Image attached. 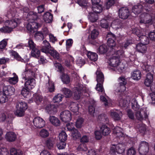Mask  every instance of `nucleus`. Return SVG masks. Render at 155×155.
<instances>
[{"instance_id": "nucleus-1", "label": "nucleus", "mask_w": 155, "mask_h": 155, "mask_svg": "<svg viewBox=\"0 0 155 155\" xmlns=\"http://www.w3.org/2000/svg\"><path fill=\"white\" fill-rule=\"evenodd\" d=\"M108 67L109 69H113V68H116L120 71L124 69L125 66L122 64H121L120 60L117 58L115 55H113L109 59L108 61Z\"/></svg>"}, {"instance_id": "nucleus-2", "label": "nucleus", "mask_w": 155, "mask_h": 155, "mask_svg": "<svg viewBox=\"0 0 155 155\" xmlns=\"http://www.w3.org/2000/svg\"><path fill=\"white\" fill-rule=\"evenodd\" d=\"M96 74L97 75V83L96 85V89L99 92H103L104 89L103 84L104 81V77L102 73L99 69H97Z\"/></svg>"}, {"instance_id": "nucleus-3", "label": "nucleus", "mask_w": 155, "mask_h": 155, "mask_svg": "<svg viewBox=\"0 0 155 155\" xmlns=\"http://www.w3.org/2000/svg\"><path fill=\"white\" fill-rule=\"evenodd\" d=\"M140 22L145 24H152L155 18L153 14L150 15L145 13L141 14L140 16Z\"/></svg>"}, {"instance_id": "nucleus-4", "label": "nucleus", "mask_w": 155, "mask_h": 155, "mask_svg": "<svg viewBox=\"0 0 155 155\" xmlns=\"http://www.w3.org/2000/svg\"><path fill=\"white\" fill-rule=\"evenodd\" d=\"M125 150V145L122 143H118L117 145H113L111 147L110 152L112 154H114L116 152L121 154Z\"/></svg>"}, {"instance_id": "nucleus-5", "label": "nucleus", "mask_w": 155, "mask_h": 155, "mask_svg": "<svg viewBox=\"0 0 155 155\" xmlns=\"http://www.w3.org/2000/svg\"><path fill=\"white\" fill-rule=\"evenodd\" d=\"M149 151L148 143L145 141L141 142L139 148V151L140 154L142 155H145L148 153Z\"/></svg>"}, {"instance_id": "nucleus-6", "label": "nucleus", "mask_w": 155, "mask_h": 155, "mask_svg": "<svg viewBox=\"0 0 155 155\" xmlns=\"http://www.w3.org/2000/svg\"><path fill=\"white\" fill-rule=\"evenodd\" d=\"M133 33H135L139 37V39L144 44H148L149 42V39L148 37L143 34L140 32V30L137 29L133 30Z\"/></svg>"}, {"instance_id": "nucleus-7", "label": "nucleus", "mask_w": 155, "mask_h": 155, "mask_svg": "<svg viewBox=\"0 0 155 155\" xmlns=\"http://www.w3.org/2000/svg\"><path fill=\"white\" fill-rule=\"evenodd\" d=\"M107 37L108 38L107 45L111 49H116V44L114 40L115 38V35L111 33H109L107 35Z\"/></svg>"}, {"instance_id": "nucleus-8", "label": "nucleus", "mask_w": 155, "mask_h": 155, "mask_svg": "<svg viewBox=\"0 0 155 155\" xmlns=\"http://www.w3.org/2000/svg\"><path fill=\"white\" fill-rule=\"evenodd\" d=\"M130 14V12L127 7L121 8L119 10V15L120 18L122 19H126Z\"/></svg>"}, {"instance_id": "nucleus-9", "label": "nucleus", "mask_w": 155, "mask_h": 155, "mask_svg": "<svg viewBox=\"0 0 155 155\" xmlns=\"http://www.w3.org/2000/svg\"><path fill=\"white\" fill-rule=\"evenodd\" d=\"M40 27V25L35 21H29L26 26L28 31L31 33H34L37 30V29Z\"/></svg>"}, {"instance_id": "nucleus-10", "label": "nucleus", "mask_w": 155, "mask_h": 155, "mask_svg": "<svg viewBox=\"0 0 155 155\" xmlns=\"http://www.w3.org/2000/svg\"><path fill=\"white\" fill-rule=\"evenodd\" d=\"M23 78L25 81V87L28 89H31L35 86V80L33 78Z\"/></svg>"}, {"instance_id": "nucleus-11", "label": "nucleus", "mask_w": 155, "mask_h": 155, "mask_svg": "<svg viewBox=\"0 0 155 155\" xmlns=\"http://www.w3.org/2000/svg\"><path fill=\"white\" fill-rule=\"evenodd\" d=\"M60 117L61 120L65 122L69 121L71 118V113L67 110L61 112L60 114Z\"/></svg>"}, {"instance_id": "nucleus-12", "label": "nucleus", "mask_w": 155, "mask_h": 155, "mask_svg": "<svg viewBox=\"0 0 155 155\" xmlns=\"http://www.w3.org/2000/svg\"><path fill=\"white\" fill-rule=\"evenodd\" d=\"M33 123L34 126L37 128H40L44 127L45 124L44 120L40 117H36L33 119Z\"/></svg>"}, {"instance_id": "nucleus-13", "label": "nucleus", "mask_w": 155, "mask_h": 155, "mask_svg": "<svg viewBox=\"0 0 155 155\" xmlns=\"http://www.w3.org/2000/svg\"><path fill=\"white\" fill-rule=\"evenodd\" d=\"M21 20L18 18H15L11 20H7L5 22V25H8L12 30L21 23Z\"/></svg>"}, {"instance_id": "nucleus-14", "label": "nucleus", "mask_w": 155, "mask_h": 155, "mask_svg": "<svg viewBox=\"0 0 155 155\" xmlns=\"http://www.w3.org/2000/svg\"><path fill=\"white\" fill-rule=\"evenodd\" d=\"M75 90L74 92V98L76 100L79 99L82 95L83 85L79 84L75 87Z\"/></svg>"}, {"instance_id": "nucleus-15", "label": "nucleus", "mask_w": 155, "mask_h": 155, "mask_svg": "<svg viewBox=\"0 0 155 155\" xmlns=\"http://www.w3.org/2000/svg\"><path fill=\"white\" fill-rule=\"evenodd\" d=\"M29 65L27 64L26 65L25 70L23 72L25 76L23 78H32L35 77V73L33 72L30 68H28Z\"/></svg>"}, {"instance_id": "nucleus-16", "label": "nucleus", "mask_w": 155, "mask_h": 155, "mask_svg": "<svg viewBox=\"0 0 155 155\" xmlns=\"http://www.w3.org/2000/svg\"><path fill=\"white\" fill-rule=\"evenodd\" d=\"M3 91L7 95L11 96L14 94L15 89L11 86H5L3 87Z\"/></svg>"}, {"instance_id": "nucleus-17", "label": "nucleus", "mask_w": 155, "mask_h": 155, "mask_svg": "<svg viewBox=\"0 0 155 155\" xmlns=\"http://www.w3.org/2000/svg\"><path fill=\"white\" fill-rule=\"evenodd\" d=\"M111 17L109 16L105 18L104 19L101 20L100 22V25L103 28H107L109 26V24L111 21Z\"/></svg>"}, {"instance_id": "nucleus-18", "label": "nucleus", "mask_w": 155, "mask_h": 155, "mask_svg": "<svg viewBox=\"0 0 155 155\" xmlns=\"http://www.w3.org/2000/svg\"><path fill=\"white\" fill-rule=\"evenodd\" d=\"M136 117L138 120H141L144 118L147 119L148 117V115L145 111L140 110L136 113Z\"/></svg>"}, {"instance_id": "nucleus-19", "label": "nucleus", "mask_w": 155, "mask_h": 155, "mask_svg": "<svg viewBox=\"0 0 155 155\" xmlns=\"http://www.w3.org/2000/svg\"><path fill=\"white\" fill-rule=\"evenodd\" d=\"M45 30L43 33L40 31H37L35 33V37L37 40L38 41L42 40L44 38L43 34L47 35L48 34V31L47 29L45 28Z\"/></svg>"}, {"instance_id": "nucleus-20", "label": "nucleus", "mask_w": 155, "mask_h": 155, "mask_svg": "<svg viewBox=\"0 0 155 155\" xmlns=\"http://www.w3.org/2000/svg\"><path fill=\"white\" fill-rule=\"evenodd\" d=\"M153 81V75L150 73H148L145 80L144 84L147 87H150Z\"/></svg>"}, {"instance_id": "nucleus-21", "label": "nucleus", "mask_w": 155, "mask_h": 155, "mask_svg": "<svg viewBox=\"0 0 155 155\" xmlns=\"http://www.w3.org/2000/svg\"><path fill=\"white\" fill-rule=\"evenodd\" d=\"M49 120L50 123L55 126H59L60 125V122L59 119L54 116H50Z\"/></svg>"}, {"instance_id": "nucleus-22", "label": "nucleus", "mask_w": 155, "mask_h": 155, "mask_svg": "<svg viewBox=\"0 0 155 155\" xmlns=\"http://www.w3.org/2000/svg\"><path fill=\"white\" fill-rule=\"evenodd\" d=\"M147 44L140 43L136 46L137 51L143 54L146 52L147 50V47L146 45Z\"/></svg>"}, {"instance_id": "nucleus-23", "label": "nucleus", "mask_w": 155, "mask_h": 155, "mask_svg": "<svg viewBox=\"0 0 155 155\" xmlns=\"http://www.w3.org/2000/svg\"><path fill=\"white\" fill-rule=\"evenodd\" d=\"M51 48L49 42L46 40L44 41L42 43V48L41 49V51L43 52L47 53Z\"/></svg>"}, {"instance_id": "nucleus-24", "label": "nucleus", "mask_w": 155, "mask_h": 155, "mask_svg": "<svg viewBox=\"0 0 155 155\" xmlns=\"http://www.w3.org/2000/svg\"><path fill=\"white\" fill-rule=\"evenodd\" d=\"M16 138V134L13 132L10 131L7 132L5 135V138L9 141H13L15 140Z\"/></svg>"}, {"instance_id": "nucleus-25", "label": "nucleus", "mask_w": 155, "mask_h": 155, "mask_svg": "<svg viewBox=\"0 0 155 155\" xmlns=\"http://www.w3.org/2000/svg\"><path fill=\"white\" fill-rule=\"evenodd\" d=\"M121 113L119 111H110V116L114 120H119L121 118Z\"/></svg>"}, {"instance_id": "nucleus-26", "label": "nucleus", "mask_w": 155, "mask_h": 155, "mask_svg": "<svg viewBox=\"0 0 155 155\" xmlns=\"http://www.w3.org/2000/svg\"><path fill=\"white\" fill-rule=\"evenodd\" d=\"M100 129L102 134L104 136L108 135L110 132V129L106 125H102Z\"/></svg>"}, {"instance_id": "nucleus-27", "label": "nucleus", "mask_w": 155, "mask_h": 155, "mask_svg": "<svg viewBox=\"0 0 155 155\" xmlns=\"http://www.w3.org/2000/svg\"><path fill=\"white\" fill-rule=\"evenodd\" d=\"M53 15L50 13L47 12L43 15V19L47 23L51 22L53 20Z\"/></svg>"}, {"instance_id": "nucleus-28", "label": "nucleus", "mask_w": 155, "mask_h": 155, "mask_svg": "<svg viewBox=\"0 0 155 155\" xmlns=\"http://www.w3.org/2000/svg\"><path fill=\"white\" fill-rule=\"evenodd\" d=\"M45 110L49 114H54L56 111V108L54 105L49 104L46 107Z\"/></svg>"}, {"instance_id": "nucleus-29", "label": "nucleus", "mask_w": 155, "mask_h": 155, "mask_svg": "<svg viewBox=\"0 0 155 155\" xmlns=\"http://www.w3.org/2000/svg\"><path fill=\"white\" fill-rule=\"evenodd\" d=\"M48 52L46 54H49L54 58L58 59L59 58V53L54 48H51L48 51Z\"/></svg>"}, {"instance_id": "nucleus-30", "label": "nucleus", "mask_w": 155, "mask_h": 155, "mask_svg": "<svg viewBox=\"0 0 155 155\" xmlns=\"http://www.w3.org/2000/svg\"><path fill=\"white\" fill-rule=\"evenodd\" d=\"M141 73L139 70L134 71L131 73L132 78L134 80H138L141 78Z\"/></svg>"}, {"instance_id": "nucleus-31", "label": "nucleus", "mask_w": 155, "mask_h": 155, "mask_svg": "<svg viewBox=\"0 0 155 155\" xmlns=\"http://www.w3.org/2000/svg\"><path fill=\"white\" fill-rule=\"evenodd\" d=\"M88 18L90 21L92 22H96L98 19L97 14L94 13H89Z\"/></svg>"}, {"instance_id": "nucleus-32", "label": "nucleus", "mask_w": 155, "mask_h": 155, "mask_svg": "<svg viewBox=\"0 0 155 155\" xmlns=\"http://www.w3.org/2000/svg\"><path fill=\"white\" fill-rule=\"evenodd\" d=\"M27 16L29 21L36 20L38 18L37 13L34 12H29Z\"/></svg>"}, {"instance_id": "nucleus-33", "label": "nucleus", "mask_w": 155, "mask_h": 155, "mask_svg": "<svg viewBox=\"0 0 155 155\" xmlns=\"http://www.w3.org/2000/svg\"><path fill=\"white\" fill-rule=\"evenodd\" d=\"M123 130L120 127H117L114 129V134H120V136L121 140H122L124 139L125 135L122 132Z\"/></svg>"}, {"instance_id": "nucleus-34", "label": "nucleus", "mask_w": 155, "mask_h": 155, "mask_svg": "<svg viewBox=\"0 0 155 155\" xmlns=\"http://www.w3.org/2000/svg\"><path fill=\"white\" fill-rule=\"evenodd\" d=\"M122 23H120L118 19L114 20L111 23V26L112 28L116 29L122 27Z\"/></svg>"}, {"instance_id": "nucleus-35", "label": "nucleus", "mask_w": 155, "mask_h": 155, "mask_svg": "<svg viewBox=\"0 0 155 155\" xmlns=\"http://www.w3.org/2000/svg\"><path fill=\"white\" fill-rule=\"evenodd\" d=\"M87 55L88 58L91 61H95L97 59V55L95 53L89 51L88 52Z\"/></svg>"}, {"instance_id": "nucleus-36", "label": "nucleus", "mask_w": 155, "mask_h": 155, "mask_svg": "<svg viewBox=\"0 0 155 155\" xmlns=\"http://www.w3.org/2000/svg\"><path fill=\"white\" fill-rule=\"evenodd\" d=\"M143 6L140 5H135L132 8V12L135 14L137 15L140 13L142 10Z\"/></svg>"}, {"instance_id": "nucleus-37", "label": "nucleus", "mask_w": 155, "mask_h": 155, "mask_svg": "<svg viewBox=\"0 0 155 155\" xmlns=\"http://www.w3.org/2000/svg\"><path fill=\"white\" fill-rule=\"evenodd\" d=\"M16 108L26 110L27 109L28 106L26 103L20 101L17 102L16 104Z\"/></svg>"}, {"instance_id": "nucleus-38", "label": "nucleus", "mask_w": 155, "mask_h": 155, "mask_svg": "<svg viewBox=\"0 0 155 155\" xmlns=\"http://www.w3.org/2000/svg\"><path fill=\"white\" fill-rule=\"evenodd\" d=\"M29 90L25 87L23 88L21 91V94L24 97L29 98L31 96V93Z\"/></svg>"}, {"instance_id": "nucleus-39", "label": "nucleus", "mask_w": 155, "mask_h": 155, "mask_svg": "<svg viewBox=\"0 0 155 155\" xmlns=\"http://www.w3.org/2000/svg\"><path fill=\"white\" fill-rule=\"evenodd\" d=\"M61 91L66 97H69L72 95V92L69 89L64 88L61 89Z\"/></svg>"}, {"instance_id": "nucleus-40", "label": "nucleus", "mask_w": 155, "mask_h": 155, "mask_svg": "<svg viewBox=\"0 0 155 155\" xmlns=\"http://www.w3.org/2000/svg\"><path fill=\"white\" fill-rule=\"evenodd\" d=\"M10 53L12 56L14 57L15 59L18 61H22L23 60V59L21 58L16 52L12 50L10 51Z\"/></svg>"}, {"instance_id": "nucleus-41", "label": "nucleus", "mask_w": 155, "mask_h": 155, "mask_svg": "<svg viewBox=\"0 0 155 155\" xmlns=\"http://www.w3.org/2000/svg\"><path fill=\"white\" fill-rule=\"evenodd\" d=\"M32 56L38 58L40 55V51L36 47L31 49V52Z\"/></svg>"}, {"instance_id": "nucleus-42", "label": "nucleus", "mask_w": 155, "mask_h": 155, "mask_svg": "<svg viewBox=\"0 0 155 155\" xmlns=\"http://www.w3.org/2000/svg\"><path fill=\"white\" fill-rule=\"evenodd\" d=\"M61 78L62 81L64 84H68L70 81V78L67 74H63Z\"/></svg>"}, {"instance_id": "nucleus-43", "label": "nucleus", "mask_w": 155, "mask_h": 155, "mask_svg": "<svg viewBox=\"0 0 155 155\" xmlns=\"http://www.w3.org/2000/svg\"><path fill=\"white\" fill-rule=\"evenodd\" d=\"M34 99L36 103L39 104L43 100V97L42 96L38 94H35L34 96Z\"/></svg>"}, {"instance_id": "nucleus-44", "label": "nucleus", "mask_w": 155, "mask_h": 155, "mask_svg": "<svg viewBox=\"0 0 155 155\" xmlns=\"http://www.w3.org/2000/svg\"><path fill=\"white\" fill-rule=\"evenodd\" d=\"M101 92L102 93L103 95H101L100 96V98L101 100L102 101L104 104L105 106H107L109 105V101L107 100L104 96L106 94L104 93V91L103 92Z\"/></svg>"}, {"instance_id": "nucleus-45", "label": "nucleus", "mask_w": 155, "mask_h": 155, "mask_svg": "<svg viewBox=\"0 0 155 155\" xmlns=\"http://www.w3.org/2000/svg\"><path fill=\"white\" fill-rule=\"evenodd\" d=\"M142 68L143 70L146 71H152L153 68V66L148 64L147 63H143Z\"/></svg>"}, {"instance_id": "nucleus-46", "label": "nucleus", "mask_w": 155, "mask_h": 155, "mask_svg": "<svg viewBox=\"0 0 155 155\" xmlns=\"http://www.w3.org/2000/svg\"><path fill=\"white\" fill-rule=\"evenodd\" d=\"M92 9L93 11L96 13H99L101 12L102 10V5L99 4L94 6H92Z\"/></svg>"}, {"instance_id": "nucleus-47", "label": "nucleus", "mask_w": 155, "mask_h": 155, "mask_svg": "<svg viewBox=\"0 0 155 155\" xmlns=\"http://www.w3.org/2000/svg\"><path fill=\"white\" fill-rule=\"evenodd\" d=\"M8 81L11 84H15L18 83V76L13 77H9L8 78Z\"/></svg>"}, {"instance_id": "nucleus-48", "label": "nucleus", "mask_w": 155, "mask_h": 155, "mask_svg": "<svg viewBox=\"0 0 155 155\" xmlns=\"http://www.w3.org/2000/svg\"><path fill=\"white\" fill-rule=\"evenodd\" d=\"M113 55H115L117 58L119 59L123 57L124 56V52L122 49H120L115 51Z\"/></svg>"}, {"instance_id": "nucleus-49", "label": "nucleus", "mask_w": 155, "mask_h": 155, "mask_svg": "<svg viewBox=\"0 0 155 155\" xmlns=\"http://www.w3.org/2000/svg\"><path fill=\"white\" fill-rule=\"evenodd\" d=\"M71 133L72 137L74 140L79 138L80 136V133L75 128L72 130Z\"/></svg>"}, {"instance_id": "nucleus-50", "label": "nucleus", "mask_w": 155, "mask_h": 155, "mask_svg": "<svg viewBox=\"0 0 155 155\" xmlns=\"http://www.w3.org/2000/svg\"><path fill=\"white\" fill-rule=\"evenodd\" d=\"M67 138V135L64 131H62L59 134V138L60 141L64 142Z\"/></svg>"}, {"instance_id": "nucleus-51", "label": "nucleus", "mask_w": 155, "mask_h": 155, "mask_svg": "<svg viewBox=\"0 0 155 155\" xmlns=\"http://www.w3.org/2000/svg\"><path fill=\"white\" fill-rule=\"evenodd\" d=\"M25 110L16 108V110L15 112V114L18 117H22L24 115Z\"/></svg>"}, {"instance_id": "nucleus-52", "label": "nucleus", "mask_w": 155, "mask_h": 155, "mask_svg": "<svg viewBox=\"0 0 155 155\" xmlns=\"http://www.w3.org/2000/svg\"><path fill=\"white\" fill-rule=\"evenodd\" d=\"M46 145L49 149L53 147L54 143V139L53 138L48 139L46 142Z\"/></svg>"}, {"instance_id": "nucleus-53", "label": "nucleus", "mask_w": 155, "mask_h": 155, "mask_svg": "<svg viewBox=\"0 0 155 155\" xmlns=\"http://www.w3.org/2000/svg\"><path fill=\"white\" fill-rule=\"evenodd\" d=\"M77 3L78 4L82 7L83 8H86L87 10L88 11V9H90V7H87V4L85 0H78Z\"/></svg>"}, {"instance_id": "nucleus-54", "label": "nucleus", "mask_w": 155, "mask_h": 155, "mask_svg": "<svg viewBox=\"0 0 155 155\" xmlns=\"http://www.w3.org/2000/svg\"><path fill=\"white\" fill-rule=\"evenodd\" d=\"M6 94L4 92L0 91V103H4L7 100Z\"/></svg>"}, {"instance_id": "nucleus-55", "label": "nucleus", "mask_w": 155, "mask_h": 155, "mask_svg": "<svg viewBox=\"0 0 155 155\" xmlns=\"http://www.w3.org/2000/svg\"><path fill=\"white\" fill-rule=\"evenodd\" d=\"M10 155H22V152L20 150H17L15 148H12L10 150Z\"/></svg>"}, {"instance_id": "nucleus-56", "label": "nucleus", "mask_w": 155, "mask_h": 155, "mask_svg": "<svg viewBox=\"0 0 155 155\" xmlns=\"http://www.w3.org/2000/svg\"><path fill=\"white\" fill-rule=\"evenodd\" d=\"M49 134L48 131L44 129H42L40 132L39 135L42 137L45 138L48 137Z\"/></svg>"}, {"instance_id": "nucleus-57", "label": "nucleus", "mask_w": 155, "mask_h": 155, "mask_svg": "<svg viewBox=\"0 0 155 155\" xmlns=\"http://www.w3.org/2000/svg\"><path fill=\"white\" fill-rule=\"evenodd\" d=\"M99 34V33L98 31L95 29H94L91 33V38L93 39H95L97 37Z\"/></svg>"}, {"instance_id": "nucleus-58", "label": "nucleus", "mask_w": 155, "mask_h": 155, "mask_svg": "<svg viewBox=\"0 0 155 155\" xmlns=\"http://www.w3.org/2000/svg\"><path fill=\"white\" fill-rule=\"evenodd\" d=\"M84 119L81 117L78 118L76 122V126L78 128H80L83 126Z\"/></svg>"}, {"instance_id": "nucleus-59", "label": "nucleus", "mask_w": 155, "mask_h": 155, "mask_svg": "<svg viewBox=\"0 0 155 155\" xmlns=\"http://www.w3.org/2000/svg\"><path fill=\"white\" fill-rule=\"evenodd\" d=\"M47 86L49 92H52L54 91V86L52 82L49 81L48 83L47 84Z\"/></svg>"}, {"instance_id": "nucleus-60", "label": "nucleus", "mask_w": 155, "mask_h": 155, "mask_svg": "<svg viewBox=\"0 0 155 155\" xmlns=\"http://www.w3.org/2000/svg\"><path fill=\"white\" fill-rule=\"evenodd\" d=\"M54 65L55 67L58 69V71L61 73L64 72V69L62 66L61 64L56 62H55L54 63Z\"/></svg>"}, {"instance_id": "nucleus-61", "label": "nucleus", "mask_w": 155, "mask_h": 155, "mask_svg": "<svg viewBox=\"0 0 155 155\" xmlns=\"http://www.w3.org/2000/svg\"><path fill=\"white\" fill-rule=\"evenodd\" d=\"M12 29L8 25H6L5 27H3L0 29V31L2 32L9 33L12 31Z\"/></svg>"}, {"instance_id": "nucleus-62", "label": "nucleus", "mask_w": 155, "mask_h": 155, "mask_svg": "<svg viewBox=\"0 0 155 155\" xmlns=\"http://www.w3.org/2000/svg\"><path fill=\"white\" fill-rule=\"evenodd\" d=\"M71 107L73 112H76L78 111L79 109L78 104L77 103L74 102L72 103L71 104Z\"/></svg>"}, {"instance_id": "nucleus-63", "label": "nucleus", "mask_w": 155, "mask_h": 155, "mask_svg": "<svg viewBox=\"0 0 155 155\" xmlns=\"http://www.w3.org/2000/svg\"><path fill=\"white\" fill-rule=\"evenodd\" d=\"M99 120H101L106 124H108L109 122V120L106 115H101L98 116V117Z\"/></svg>"}, {"instance_id": "nucleus-64", "label": "nucleus", "mask_w": 155, "mask_h": 155, "mask_svg": "<svg viewBox=\"0 0 155 155\" xmlns=\"http://www.w3.org/2000/svg\"><path fill=\"white\" fill-rule=\"evenodd\" d=\"M99 52L100 54H104L107 51V48L105 45L100 46L99 48Z\"/></svg>"}]
</instances>
